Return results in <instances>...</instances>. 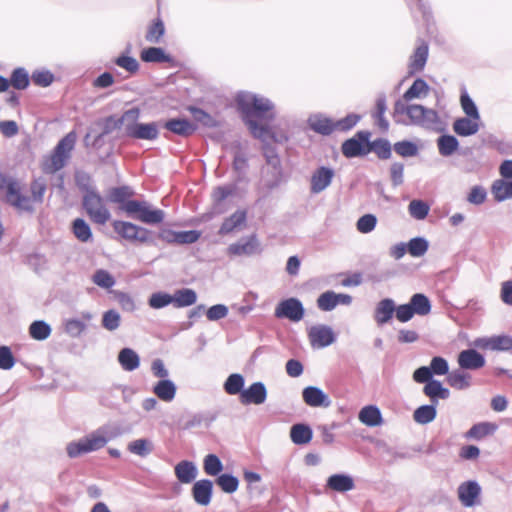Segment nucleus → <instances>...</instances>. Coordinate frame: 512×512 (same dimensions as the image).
<instances>
[{
	"instance_id": "1",
	"label": "nucleus",
	"mask_w": 512,
	"mask_h": 512,
	"mask_svg": "<svg viewBox=\"0 0 512 512\" xmlns=\"http://www.w3.org/2000/svg\"><path fill=\"white\" fill-rule=\"evenodd\" d=\"M236 103L243 114L249 130L255 137L262 141H283L287 139L284 134L276 136L270 127L266 124L258 123L256 120L257 117H261L264 113L268 114L269 119L273 117L274 105L269 99L249 92H240L236 96Z\"/></svg>"
},
{
	"instance_id": "2",
	"label": "nucleus",
	"mask_w": 512,
	"mask_h": 512,
	"mask_svg": "<svg viewBox=\"0 0 512 512\" xmlns=\"http://www.w3.org/2000/svg\"><path fill=\"white\" fill-rule=\"evenodd\" d=\"M393 116L397 123L403 125H417L431 128L439 123L438 113L422 105L396 101L393 108Z\"/></svg>"
},
{
	"instance_id": "3",
	"label": "nucleus",
	"mask_w": 512,
	"mask_h": 512,
	"mask_svg": "<svg viewBox=\"0 0 512 512\" xmlns=\"http://www.w3.org/2000/svg\"><path fill=\"white\" fill-rule=\"evenodd\" d=\"M77 140L75 132L68 133L56 145L53 152L44 158L42 162V169L45 173H55L62 169L71 156Z\"/></svg>"
},
{
	"instance_id": "4",
	"label": "nucleus",
	"mask_w": 512,
	"mask_h": 512,
	"mask_svg": "<svg viewBox=\"0 0 512 512\" xmlns=\"http://www.w3.org/2000/svg\"><path fill=\"white\" fill-rule=\"evenodd\" d=\"M111 438L107 428H99L78 441L70 442L67 445V454L69 457H78L81 454L93 452L101 449Z\"/></svg>"
},
{
	"instance_id": "5",
	"label": "nucleus",
	"mask_w": 512,
	"mask_h": 512,
	"mask_svg": "<svg viewBox=\"0 0 512 512\" xmlns=\"http://www.w3.org/2000/svg\"><path fill=\"white\" fill-rule=\"evenodd\" d=\"M138 117L139 111L137 109L128 110L123 114L121 122L124 125L126 134L137 139H156L158 136L157 125L155 123H137Z\"/></svg>"
},
{
	"instance_id": "6",
	"label": "nucleus",
	"mask_w": 512,
	"mask_h": 512,
	"mask_svg": "<svg viewBox=\"0 0 512 512\" xmlns=\"http://www.w3.org/2000/svg\"><path fill=\"white\" fill-rule=\"evenodd\" d=\"M0 193L4 200L19 211H32V200L23 194L22 184L14 179L5 178L0 183Z\"/></svg>"
},
{
	"instance_id": "7",
	"label": "nucleus",
	"mask_w": 512,
	"mask_h": 512,
	"mask_svg": "<svg viewBox=\"0 0 512 512\" xmlns=\"http://www.w3.org/2000/svg\"><path fill=\"white\" fill-rule=\"evenodd\" d=\"M122 210L129 216L146 224H158L164 219V212L153 209L147 202L130 200L122 205Z\"/></svg>"
},
{
	"instance_id": "8",
	"label": "nucleus",
	"mask_w": 512,
	"mask_h": 512,
	"mask_svg": "<svg viewBox=\"0 0 512 512\" xmlns=\"http://www.w3.org/2000/svg\"><path fill=\"white\" fill-rule=\"evenodd\" d=\"M83 204L89 217L98 224H105L111 217L109 210L104 205L103 199L94 191H88L83 199Z\"/></svg>"
},
{
	"instance_id": "9",
	"label": "nucleus",
	"mask_w": 512,
	"mask_h": 512,
	"mask_svg": "<svg viewBox=\"0 0 512 512\" xmlns=\"http://www.w3.org/2000/svg\"><path fill=\"white\" fill-rule=\"evenodd\" d=\"M113 229L121 237L129 241L146 243L150 240L151 233L148 229L126 221H114Z\"/></svg>"
},
{
	"instance_id": "10",
	"label": "nucleus",
	"mask_w": 512,
	"mask_h": 512,
	"mask_svg": "<svg viewBox=\"0 0 512 512\" xmlns=\"http://www.w3.org/2000/svg\"><path fill=\"white\" fill-rule=\"evenodd\" d=\"M370 133L358 132L354 137L346 140L342 145V152L348 158L363 156L369 153Z\"/></svg>"
},
{
	"instance_id": "11",
	"label": "nucleus",
	"mask_w": 512,
	"mask_h": 512,
	"mask_svg": "<svg viewBox=\"0 0 512 512\" xmlns=\"http://www.w3.org/2000/svg\"><path fill=\"white\" fill-rule=\"evenodd\" d=\"M275 316L289 319L292 322H299L304 316V308L298 299L288 298L276 306Z\"/></svg>"
},
{
	"instance_id": "12",
	"label": "nucleus",
	"mask_w": 512,
	"mask_h": 512,
	"mask_svg": "<svg viewBox=\"0 0 512 512\" xmlns=\"http://www.w3.org/2000/svg\"><path fill=\"white\" fill-rule=\"evenodd\" d=\"M308 338L313 348H324L335 341V334L331 327L327 325H314L308 329Z\"/></svg>"
},
{
	"instance_id": "13",
	"label": "nucleus",
	"mask_w": 512,
	"mask_h": 512,
	"mask_svg": "<svg viewBox=\"0 0 512 512\" xmlns=\"http://www.w3.org/2000/svg\"><path fill=\"white\" fill-rule=\"evenodd\" d=\"M457 495L464 507H473L480 501L481 487L476 481H466L458 486Z\"/></svg>"
},
{
	"instance_id": "14",
	"label": "nucleus",
	"mask_w": 512,
	"mask_h": 512,
	"mask_svg": "<svg viewBox=\"0 0 512 512\" xmlns=\"http://www.w3.org/2000/svg\"><path fill=\"white\" fill-rule=\"evenodd\" d=\"M267 389L262 382H255L247 389H244L239 397L243 405H261L266 401Z\"/></svg>"
},
{
	"instance_id": "15",
	"label": "nucleus",
	"mask_w": 512,
	"mask_h": 512,
	"mask_svg": "<svg viewBox=\"0 0 512 512\" xmlns=\"http://www.w3.org/2000/svg\"><path fill=\"white\" fill-rule=\"evenodd\" d=\"M474 345L481 349L508 351L512 348V338L507 335L478 338Z\"/></svg>"
},
{
	"instance_id": "16",
	"label": "nucleus",
	"mask_w": 512,
	"mask_h": 512,
	"mask_svg": "<svg viewBox=\"0 0 512 512\" xmlns=\"http://www.w3.org/2000/svg\"><path fill=\"white\" fill-rule=\"evenodd\" d=\"M302 398L305 404L310 407L327 408L331 405V399L320 388L316 386H308L302 391Z\"/></svg>"
},
{
	"instance_id": "17",
	"label": "nucleus",
	"mask_w": 512,
	"mask_h": 512,
	"mask_svg": "<svg viewBox=\"0 0 512 512\" xmlns=\"http://www.w3.org/2000/svg\"><path fill=\"white\" fill-rule=\"evenodd\" d=\"M259 251L260 245L255 236L241 239L227 248V253L231 256H249Z\"/></svg>"
},
{
	"instance_id": "18",
	"label": "nucleus",
	"mask_w": 512,
	"mask_h": 512,
	"mask_svg": "<svg viewBox=\"0 0 512 512\" xmlns=\"http://www.w3.org/2000/svg\"><path fill=\"white\" fill-rule=\"evenodd\" d=\"M334 171L327 167H320L311 176L310 189L312 193L318 194L324 191L332 182Z\"/></svg>"
},
{
	"instance_id": "19",
	"label": "nucleus",
	"mask_w": 512,
	"mask_h": 512,
	"mask_svg": "<svg viewBox=\"0 0 512 512\" xmlns=\"http://www.w3.org/2000/svg\"><path fill=\"white\" fill-rule=\"evenodd\" d=\"M213 484L210 480L202 479L193 485L192 495L195 502L201 506H207L211 502Z\"/></svg>"
},
{
	"instance_id": "20",
	"label": "nucleus",
	"mask_w": 512,
	"mask_h": 512,
	"mask_svg": "<svg viewBox=\"0 0 512 512\" xmlns=\"http://www.w3.org/2000/svg\"><path fill=\"white\" fill-rule=\"evenodd\" d=\"M458 364L462 369L476 370L485 365V359L476 350L468 349L459 353Z\"/></svg>"
},
{
	"instance_id": "21",
	"label": "nucleus",
	"mask_w": 512,
	"mask_h": 512,
	"mask_svg": "<svg viewBox=\"0 0 512 512\" xmlns=\"http://www.w3.org/2000/svg\"><path fill=\"white\" fill-rule=\"evenodd\" d=\"M174 473L180 483L190 484L196 479L198 469L195 463L188 460H182L174 467Z\"/></svg>"
},
{
	"instance_id": "22",
	"label": "nucleus",
	"mask_w": 512,
	"mask_h": 512,
	"mask_svg": "<svg viewBox=\"0 0 512 512\" xmlns=\"http://www.w3.org/2000/svg\"><path fill=\"white\" fill-rule=\"evenodd\" d=\"M326 487L332 491L344 493L355 488L354 479L347 474H333L328 477Z\"/></svg>"
},
{
	"instance_id": "23",
	"label": "nucleus",
	"mask_w": 512,
	"mask_h": 512,
	"mask_svg": "<svg viewBox=\"0 0 512 512\" xmlns=\"http://www.w3.org/2000/svg\"><path fill=\"white\" fill-rule=\"evenodd\" d=\"M359 421L369 427L380 426L383 418L380 409L375 405L364 406L358 414Z\"/></svg>"
},
{
	"instance_id": "24",
	"label": "nucleus",
	"mask_w": 512,
	"mask_h": 512,
	"mask_svg": "<svg viewBox=\"0 0 512 512\" xmlns=\"http://www.w3.org/2000/svg\"><path fill=\"white\" fill-rule=\"evenodd\" d=\"M479 128L480 119H475L473 117L459 118L453 123L454 132L464 137L476 134L479 131Z\"/></svg>"
},
{
	"instance_id": "25",
	"label": "nucleus",
	"mask_w": 512,
	"mask_h": 512,
	"mask_svg": "<svg viewBox=\"0 0 512 512\" xmlns=\"http://www.w3.org/2000/svg\"><path fill=\"white\" fill-rule=\"evenodd\" d=\"M428 84L421 78L416 79L411 87L397 101L411 102L414 99H423L429 94Z\"/></svg>"
},
{
	"instance_id": "26",
	"label": "nucleus",
	"mask_w": 512,
	"mask_h": 512,
	"mask_svg": "<svg viewBox=\"0 0 512 512\" xmlns=\"http://www.w3.org/2000/svg\"><path fill=\"white\" fill-rule=\"evenodd\" d=\"M127 450L139 457L145 458L154 450V443L148 438H138L128 443Z\"/></svg>"
},
{
	"instance_id": "27",
	"label": "nucleus",
	"mask_w": 512,
	"mask_h": 512,
	"mask_svg": "<svg viewBox=\"0 0 512 512\" xmlns=\"http://www.w3.org/2000/svg\"><path fill=\"white\" fill-rule=\"evenodd\" d=\"M491 193L498 202L512 198V180L497 179L491 185Z\"/></svg>"
},
{
	"instance_id": "28",
	"label": "nucleus",
	"mask_w": 512,
	"mask_h": 512,
	"mask_svg": "<svg viewBox=\"0 0 512 512\" xmlns=\"http://www.w3.org/2000/svg\"><path fill=\"white\" fill-rule=\"evenodd\" d=\"M395 311V304L394 301L391 299H384L381 300L375 309L374 318L375 321L379 325H383L384 323H387L393 315V312Z\"/></svg>"
},
{
	"instance_id": "29",
	"label": "nucleus",
	"mask_w": 512,
	"mask_h": 512,
	"mask_svg": "<svg viewBox=\"0 0 512 512\" xmlns=\"http://www.w3.org/2000/svg\"><path fill=\"white\" fill-rule=\"evenodd\" d=\"M154 394L164 402H171L176 395V385L168 379L160 380L153 388Z\"/></svg>"
},
{
	"instance_id": "30",
	"label": "nucleus",
	"mask_w": 512,
	"mask_h": 512,
	"mask_svg": "<svg viewBox=\"0 0 512 512\" xmlns=\"http://www.w3.org/2000/svg\"><path fill=\"white\" fill-rule=\"evenodd\" d=\"M428 57V46L424 43L419 45L413 55L410 58L409 73L414 74L421 71L427 61Z\"/></svg>"
},
{
	"instance_id": "31",
	"label": "nucleus",
	"mask_w": 512,
	"mask_h": 512,
	"mask_svg": "<svg viewBox=\"0 0 512 512\" xmlns=\"http://www.w3.org/2000/svg\"><path fill=\"white\" fill-rule=\"evenodd\" d=\"M423 392L428 396L432 402L436 403L437 399H447L450 392L447 388L443 387L441 382L437 380H430L423 388Z\"/></svg>"
},
{
	"instance_id": "32",
	"label": "nucleus",
	"mask_w": 512,
	"mask_h": 512,
	"mask_svg": "<svg viewBox=\"0 0 512 512\" xmlns=\"http://www.w3.org/2000/svg\"><path fill=\"white\" fill-rule=\"evenodd\" d=\"M118 361L126 371H133L140 365V358L138 354L130 348H124L119 352Z\"/></svg>"
},
{
	"instance_id": "33",
	"label": "nucleus",
	"mask_w": 512,
	"mask_h": 512,
	"mask_svg": "<svg viewBox=\"0 0 512 512\" xmlns=\"http://www.w3.org/2000/svg\"><path fill=\"white\" fill-rule=\"evenodd\" d=\"M165 127L181 136L191 135L196 130V125L185 119H172L166 122Z\"/></svg>"
},
{
	"instance_id": "34",
	"label": "nucleus",
	"mask_w": 512,
	"mask_h": 512,
	"mask_svg": "<svg viewBox=\"0 0 512 512\" xmlns=\"http://www.w3.org/2000/svg\"><path fill=\"white\" fill-rule=\"evenodd\" d=\"M92 319L90 313H83L82 319H69L65 323V331L72 337L79 336L85 329L86 323Z\"/></svg>"
},
{
	"instance_id": "35",
	"label": "nucleus",
	"mask_w": 512,
	"mask_h": 512,
	"mask_svg": "<svg viewBox=\"0 0 512 512\" xmlns=\"http://www.w3.org/2000/svg\"><path fill=\"white\" fill-rule=\"evenodd\" d=\"M308 123L311 129L321 134H329L335 129L330 119L318 114L310 116Z\"/></svg>"
},
{
	"instance_id": "36",
	"label": "nucleus",
	"mask_w": 512,
	"mask_h": 512,
	"mask_svg": "<svg viewBox=\"0 0 512 512\" xmlns=\"http://www.w3.org/2000/svg\"><path fill=\"white\" fill-rule=\"evenodd\" d=\"M290 437L295 444H307L312 438V430L304 424H295L291 427Z\"/></svg>"
},
{
	"instance_id": "37",
	"label": "nucleus",
	"mask_w": 512,
	"mask_h": 512,
	"mask_svg": "<svg viewBox=\"0 0 512 512\" xmlns=\"http://www.w3.org/2000/svg\"><path fill=\"white\" fill-rule=\"evenodd\" d=\"M246 219L245 211H236L229 218L225 219L222 226L220 227L219 233L225 235L231 233L239 226H241Z\"/></svg>"
},
{
	"instance_id": "38",
	"label": "nucleus",
	"mask_w": 512,
	"mask_h": 512,
	"mask_svg": "<svg viewBox=\"0 0 512 512\" xmlns=\"http://www.w3.org/2000/svg\"><path fill=\"white\" fill-rule=\"evenodd\" d=\"M437 146L442 156H451L459 147L458 140L452 135H443L438 138Z\"/></svg>"
},
{
	"instance_id": "39",
	"label": "nucleus",
	"mask_w": 512,
	"mask_h": 512,
	"mask_svg": "<svg viewBox=\"0 0 512 512\" xmlns=\"http://www.w3.org/2000/svg\"><path fill=\"white\" fill-rule=\"evenodd\" d=\"M437 415L434 405H423L418 407L413 413V419L418 424H428L432 422Z\"/></svg>"
},
{
	"instance_id": "40",
	"label": "nucleus",
	"mask_w": 512,
	"mask_h": 512,
	"mask_svg": "<svg viewBox=\"0 0 512 512\" xmlns=\"http://www.w3.org/2000/svg\"><path fill=\"white\" fill-rule=\"evenodd\" d=\"M409 305H411L414 314L417 315L424 316L429 314L431 311V303L429 299L421 293L414 294L411 297Z\"/></svg>"
},
{
	"instance_id": "41",
	"label": "nucleus",
	"mask_w": 512,
	"mask_h": 512,
	"mask_svg": "<svg viewBox=\"0 0 512 512\" xmlns=\"http://www.w3.org/2000/svg\"><path fill=\"white\" fill-rule=\"evenodd\" d=\"M144 62H169L171 57L162 48L149 47L142 50L140 55Z\"/></svg>"
},
{
	"instance_id": "42",
	"label": "nucleus",
	"mask_w": 512,
	"mask_h": 512,
	"mask_svg": "<svg viewBox=\"0 0 512 512\" xmlns=\"http://www.w3.org/2000/svg\"><path fill=\"white\" fill-rule=\"evenodd\" d=\"M497 429V425L490 422L478 423L470 428L466 436L474 439H482L493 434Z\"/></svg>"
},
{
	"instance_id": "43",
	"label": "nucleus",
	"mask_w": 512,
	"mask_h": 512,
	"mask_svg": "<svg viewBox=\"0 0 512 512\" xmlns=\"http://www.w3.org/2000/svg\"><path fill=\"white\" fill-rule=\"evenodd\" d=\"M447 382L457 390H464L471 385V376L461 371H453L448 375Z\"/></svg>"
},
{
	"instance_id": "44",
	"label": "nucleus",
	"mask_w": 512,
	"mask_h": 512,
	"mask_svg": "<svg viewBox=\"0 0 512 512\" xmlns=\"http://www.w3.org/2000/svg\"><path fill=\"white\" fill-rule=\"evenodd\" d=\"M244 377L241 374H231L224 383V390L229 395L241 394L244 390Z\"/></svg>"
},
{
	"instance_id": "45",
	"label": "nucleus",
	"mask_w": 512,
	"mask_h": 512,
	"mask_svg": "<svg viewBox=\"0 0 512 512\" xmlns=\"http://www.w3.org/2000/svg\"><path fill=\"white\" fill-rule=\"evenodd\" d=\"M172 298L177 307H185L194 304L197 296L192 289H181L176 291Z\"/></svg>"
},
{
	"instance_id": "46",
	"label": "nucleus",
	"mask_w": 512,
	"mask_h": 512,
	"mask_svg": "<svg viewBox=\"0 0 512 512\" xmlns=\"http://www.w3.org/2000/svg\"><path fill=\"white\" fill-rule=\"evenodd\" d=\"M429 248V242L423 237H415L407 243L408 253L412 257L423 256Z\"/></svg>"
},
{
	"instance_id": "47",
	"label": "nucleus",
	"mask_w": 512,
	"mask_h": 512,
	"mask_svg": "<svg viewBox=\"0 0 512 512\" xmlns=\"http://www.w3.org/2000/svg\"><path fill=\"white\" fill-rule=\"evenodd\" d=\"M204 472L209 476H216L223 470L220 458L215 454H208L203 460Z\"/></svg>"
},
{
	"instance_id": "48",
	"label": "nucleus",
	"mask_w": 512,
	"mask_h": 512,
	"mask_svg": "<svg viewBox=\"0 0 512 512\" xmlns=\"http://www.w3.org/2000/svg\"><path fill=\"white\" fill-rule=\"evenodd\" d=\"M29 333L35 340H45L51 334V327L44 321H34L29 327Z\"/></svg>"
},
{
	"instance_id": "49",
	"label": "nucleus",
	"mask_w": 512,
	"mask_h": 512,
	"mask_svg": "<svg viewBox=\"0 0 512 512\" xmlns=\"http://www.w3.org/2000/svg\"><path fill=\"white\" fill-rule=\"evenodd\" d=\"M216 484L223 492L232 494L237 491L239 480L231 474H222L216 479Z\"/></svg>"
},
{
	"instance_id": "50",
	"label": "nucleus",
	"mask_w": 512,
	"mask_h": 512,
	"mask_svg": "<svg viewBox=\"0 0 512 512\" xmlns=\"http://www.w3.org/2000/svg\"><path fill=\"white\" fill-rule=\"evenodd\" d=\"M429 210V205L422 200H412L408 206L409 214L417 220L425 219Z\"/></svg>"
},
{
	"instance_id": "51",
	"label": "nucleus",
	"mask_w": 512,
	"mask_h": 512,
	"mask_svg": "<svg viewBox=\"0 0 512 512\" xmlns=\"http://www.w3.org/2000/svg\"><path fill=\"white\" fill-rule=\"evenodd\" d=\"M373 151L381 159H388L391 156V145L385 139H377L369 142V152Z\"/></svg>"
},
{
	"instance_id": "52",
	"label": "nucleus",
	"mask_w": 512,
	"mask_h": 512,
	"mask_svg": "<svg viewBox=\"0 0 512 512\" xmlns=\"http://www.w3.org/2000/svg\"><path fill=\"white\" fill-rule=\"evenodd\" d=\"M377 224V218L373 214H365L357 220L356 228L362 234L372 232Z\"/></svg>"
},
{
	"instance_id": "53",
	"label": "nucleus",
	"mask_w": 512,
	"mask_h": 512,
	"mask_svg": "<svg viewBox=\"0 0 512 512\" xmlns=\"http://www.w3.org/2000/svg\"><path fill=\"white\" fill-rule=\"evenodd\" d=\"M73 232L77 239L82 242H86L92 237L91 229L83 219H76L73 222Z\"/></svg>"
},
{
	"instance_id": "54",
	"label": "nucleus",
	"mask_w": 512,
	"mask_h": 512,
	"mask_svg": "<svg viewBox=\"0 0 512 512\" xmlns=\"http://www.w3.org/2000/svg\"><path fill=\"white\" fill-rule=\"evenodd\" d=\"M93 282L102 288L109 289L115 284V279L113 276L106 270L100 269L97 270L93 275Z\"/></svg>"
},
{
	"instance_id": "55",
	"label": "nucleus",
	"mask_w": 512,
	"mask_h": 512,
	"mask_svg": "<svg viewBox=\"0 0 512 512\" xmlns=\"http://www.w3.org/2000/svg\"><path fill=\"white\" fill-rule=\"evenodd\" d=\"M164 24L160 19H157L149 28L146 33V40L151 43H158L164 35Z\"/></svg>"
},
{
	"instance_id": "56",
	"label": "nucleus",
	"mask_w": 512,
	"mask_h": 512,
	"mask_svg": "<svg viewBox=\"0 0 512 512\" xmlns=\"http://www.w3.org/2000/svg\"><path fill=\"white\" fill-rule=\"evenodd\" d=\"M336 293L334 291H326L317 299V305L322 311H331L336 307Z\"/></svg>"
},
{
	"instance_id": "57",
	"label": "nucleus",
	"mask_w": 512,
	"mask_h": 512,
	"mask_svg": "<svg viewBox=\"0 0 512 512\" xmlns=\"http://www.w3.org/2000/svg\"><path fill=\"white\" fill-rule=\"evenodd\" d=\"M190 111L192 113L193 119L196 123L204 126V127H214L216 126L215 119L204 112L201 109L198 108H190Z\"/></svg>"
},
{
	"instance_id": "58",
	"label": "nucleus",
	"mask_w": 512,
	"mask_h": 512,
	"mask_svg": "<svg viewBox=\"0 0 512 512\" xmlns=\"http://www.w3.org/2000/svg\"><path fill=\"white\" fill-rule=\"evenodd\" d=\"M487 198V192L484 187L473 186L467 195V201L473 205H481Z\"/></svg>"
},
{
	"instance_id": "59",
	"label": "nucleus",
	"mask_w": 512,
	"mask_h": 512,
	"mask_svg": "<svg viewBox=\"0 0 512 512\" xmlns=\"http://www.w3.org/2000/svg\"><path fill=\"white\" fill-rule=\"evenodd\" d=\"M102 325L109 331L116 330L120 325V314L115 310H109L104 313Z\"/></svg>"
},
{
	"instance_id": "60",
	"label": "nucleus",
	"mask_w": 512,
	"mask_h": 512,
	"mask_svg": "<svg viewBox=\"0 0 512 512\" xmlns=\"http://www.w3.org/2000/svg\"><path fill=\"white\" fill-rule=\"evenodd\" d=\"M171 303H173V298L167 293H153L149 299V305L154 309L163 308Z\"/></svg>"
},
{
	"instance_id": "61",
	"label": "nucleus",
	"mask_w": 512,
	"mask_h": 512,
	"mask_svg": "<svg viewBox=\"0 0 512 512\" xmlns=\"http://www.w3.org/2000/svg\"><path fill=\"white\" fill-rule=\"evenodd\" d=\"M461 107L468 117L480 119L478 109L473 100L468 96L467 93H463L460 98Z\"/></svg>"
},
{
	"instance_id": "62",
	"label": "nucleus",
	"mask_w": 512,
	"mask_h": 512,
	"mask_svg": "<svg viewBox=\"0 0 512 512\" xmlns=\"http://www.w3.org/2000/svg\"><path fill=\"white\" fill-rule=\"evenodd\" d=\"M394 150L397 154L403 157H411L417 154V146L410 141L397 142L394 145Z\"/></svg>"
},
{
	"instance_id": "63",
	"label": "nucleus",
	"mask_w": 512,
	"mask_h": 512,
	"mask_svg": "<svg viewBox=\"0 0 512 512\" xmlns=\"http://www.w3.org/2000/svg\"><path fill=\"white\" fill-rule=\"evenodd\" d=\"M429 369L432 375L442 376L448 373L449 365L446 359L437 356L432 358Z\"/></svg>"
},
{
	"instance_id": "64",
	"label": "nucleus",
	"mask_w": 512,
	"mask_h": 512,
	"mask_svg": "<svg viewBox=\"0 0 512 512\" xmlns=\"http://www.w3.org/2000/svg\"><path fill=\"white\" fill-rule=\"evenodd\" d=\"M11 84L16 89H24L29 84L28 74L24 69H16L11 78Z\"/></svg>"
}]
</instances>
